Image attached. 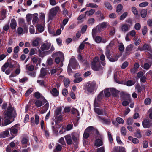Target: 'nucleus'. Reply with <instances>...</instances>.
Instances as JSON below:
<instances>
[{"mask_svg": "<svg viewBox=\"0 0 152 152\" xmlns=\"http://www.w3.org/2000/svg\"><path fill=\"white\" fill-rule=\"evenodd\" d=\"M9 134V132L8 131L6 130L3 131L0 133V138L6 137Z\"/></svg>", "mask_w": 152, "mask_h": 152, "instance_id": "32", "label": "nucleus"}, {"mask_svg": "<svg viewBox=\"0 0 152 152\" xmlns=\"http://www.w3.org/2000/svg\"><path fill=\"white\" fill-rule=\"evenodd\" d=\"M6 10L5 9L3 10L1 12L0 14V19L4 20L6 17Z\"/></svg>", "mask_w": 152, "mask_h": 152, "instance_id": "38", "label": "nucleus"}, {"mask_svg": "<svg viewBox=\"0 0 152 152\" xmlns=\"http://www.w3.org/2000/svg\"><path fill=\"white\" fill-rule=\"evenodd\" d=\"M93 39L97 43H99L101 41L102 38L100 36H97L96 37L95 36L94 38Z\"/></svg>", "mask_w": 152, "mask_h": 152, "instance_id": "53", "label": "nucleus"}, {"mask_svg": "<svg viewBox=\"0 0 152 152\" xmlns=\"http://www.w3.org/2000/svg\"><path fill=\"white\" fill-rule=\"evenodd\" d=\"M69 12L67 9H63L62 10V14L64 16H66L67 15L69 18H70L72 16V14L68 13Z\"/></svg>", "mask_w": 152, "mask_h": 152, "instance_id": "37", "label": "nucleus"}, {"mask_svg": "<svg viewBox=\"0 0 152 152\" xmlns=\"http://www.w3.org/2000/svg\"><path fill=\"white\" fill-rule=\"evenodd\" d=\"M134 84V82L131 80H128L126 83V85L128 86H131Z\"/></svg>", "mask_w": 152, "mask_h": 152, "instance_id": "64", "label": "nucleus"}, {"mask_svg": "<svg viewBox=\"0 0 152 152\" xmlns=\"http://www.w3.org/2000/svg\"><path fill=\"white\" fill-rule=\"evenodd\" d=\"M69 19L68 18L64 19L62 21V24L61 25V28L63 29L64 26L69 21Z\"/></svg>", "mask_w": 152, "mask_h": 152, "instance_id": "46", "label": "nucleus"}, {"mask_svg": "<svg viewBox=\"0 0 152 152\" xmlns=\"http://www.w3.org/2000/svg\"><path fill=\"white\" fill-rule=\"evenodd\" d=\"M123 8V6L121 4H119L117 7L116 12H121Z\"/></svg>", "mask_w": 152, "mask_h": 152, "instance_id": "57", "label": "nucleus"}, {"mask_svg": "<svg viewBox=\"0 0 152 152\" xmlns=\"http://www.w3.org/2000/svg\"><path fill=\"white\" fill-rule=\"evenodd\" d=\"M95 131L94 128L92 126L87 128L85 130L83 134V138L87 139L89 136V133L94 132Z\"/></svg>", "mask_w": 152, "mask_h": 152, "instance_id": "9", "label": "nucleus"}, {"mask_svg": "<svg viewBox=\"0 0 152 152\" xmlns=\"http://www.w3.org/2000/svg\"><path fill=\"white\" fill-rule=\"evenodd\" d=\"M99 59L98 57H96L94 58L91 62V68L95 71L102 70L103 67L101 66V64L98 62Z\"/></svg>", "mask_w": 152, "mask_h": 152, "instance_id": "4", "label": "nucleus"}, {"mask_svg": "<svg viewBox=\"0 0 152 152\" xmlns=\"http://www.w3.org/2000/svg\"><path fill=\"white\" fill-rule=\"evenodd\" d=\"M47 72L46 69L44 68H42L41 69V73L40 75V77H43L46 75Z\"/></svg>", "mask_w": 152, "mask_h": 152, "instance_id": "39", "label": "nucleus"}, {"mask_svg": "<svg viewBox=\"0 0 152 152\" xmlns=\"http://www.w3.org/2000/svg\"><path fill=\"white\" fill-rule=\"evenodd\" d=\"M95 12V10L94 9H92L89 11H87L85 12L86 15L88 16H90L92 15Z\"/></svg>", "mask_w": 152, "mask_h": 152, "instance_id": "40", "label": "nucleus"}, {"mask_svg": "<svg viewBox=\"0 0 152 152\" xmlns=\"http://www.w3.org/2000/svg\"><path fill=\"white\" fill-rule=\"evenodd\" d=\"M148 4L149 3L148 2H144L140 4L139 6L140 7H143L147 6Z\"/></svg>", "mask_w": 152, "mask_h": 152, "instance_id": "62", "label": "nucleus"}, {"mask_svg": "<svg viewBox=\"0 0 152 152\" xmlns=\"http://www.w3.org/2000/svg\"><path fill=\"white\" fill-rule=\"evenodd\" d=\"M59 10L58 6H56L52 8L50 10L49 14V18L50 20H52L54 17L55 16Z\"/></svg>", "mask_w": 152, "mask_h": 152, "instance_id": "8", "label": "nucleus"}, {"mask_svg": "<svg viewBox=\"0 0 152 152\" xmlns=\"http://www.w3.org/2000/svg\"><path fill=\"white\" fill-rule=\"evenodd\" d=\"M100 59L103 61H102L101 62H100L101 64L103 66H104L105 65V57L104 55L103 54H102L100 56Z\"/></svg>", "mask_w": 152, "mask_h": 152, "instance_id": "43", "label": "nucleus"}, {"mask_svg": "<svg viewBox=\"0 0 152 152\" xmlns=\"http://www.w3.org/2000/svg\"><path fill=\"white\" fill-rule=\"evenodd\" d=\"M17 31L18 35H20L23 33H27L28 29L27 28H25L23 30L22 28L21 27H19L17 28Z\"/></svg>", "mask_w": 152, "mask_h": 152, "instance_id": "27", "label": "nucleus"}, {"mask_svg": "<svg viewBox=\"0 0 152 152\" xmlns=\"http://www.w3.org/2000/svg\"><path fill=\"white\" fill-rule=\"evenodd\" d=\"M142 125L144 128H149L152 126V123L148 119H145L142 122Z\"/></svg>", "mask_w": 152, "mask_h": 152, "instance_id": "17", "label": "nucleus"}, {"mask_svg": "<svg viewBox=\"0 0 152 152\" xmlns=\"http://www.w3.org/2000/svg\"><path fill=\"white\" fill-rule=\"evenodd\" d=\"M110 90H111L112 95L113 96H116L119 92V91L113 88H110Z\"/></svg>", "mask_w": 152, "mask_h": 152, "instance_id": "30", "label": "nucleus"}, {"mask_svg": "<svg viewBox=\"0 0 152 152\" xmlns=\"http://www.w3.org/2000/svg\"><path fill=\"white\" fill-rule=\"evenodd\" d=\"M80 51H79V53L78 54L77 59L80 62H83L84 60L83 59L82 56L81 55Z\"/></svg>", "mask_w": 152, "mask_h": 152, "instance_id": "60", "label": "nucleus"}, {"mask_svg": "<svg viewBox=\"0 0 152 152\" xmlns=\"http://www.w3.org/2000/svg\"><path fill=\"white\" fill-rule=\"evenodd\" d=\"M98 32H99L98 31L97 26H96V28H93L92 30V35L93 38H94V37L95 36L96 33Z\"/></svg>", "mask_w": 152, "mask_h": 152, "instance_id": "44", "label": "nucleus"}, {"mask_svg": "<svg viewBox=\"0 0 152 152\" xmlns=\"http://www.w3.org/2000/svg\"><path fill=\"white\" fill-rule=\"evenodd\" d=\"M60 67H58L56 68H53L50 71L52 76H54L57 72V74L59 75L62 71V69Z\"/></svg>", "mask_w": 152, "mask_h": 152, "instance_id": "14", "label": "nucleus"}, {"mask_svg": "<svg viewBox=\"0 0 152 152\" xmlns=\"http://www.w3.org/2000/svg\"><path fill=\"white\" fill-rule=\"evenodd\" d=\"M121 132L122 135L125 136L126 134V128L124 127H122L121 129Z\"/></svg>", "mask_w": 152, "mask_h": 152, "instance_id": "52", "label": "nucleus"}, {"mask_svg": "<svg viewBox=\"0 0 152 152\" xmlns=\"http://www.w3.org/2000/svg\"><path fill=\"white\" fill-rule=\"evenodd\" d=\"M98 119L103 124L109 125L111 123V121L109 118H106L102 116H97Z\"/></svg>", "mask_w": 152, "mask_h": 152, "instance_id": "12", "label": "nucleus"}, {"mask_svg": "<svg viewBox=\"0 0 152 152\" xmlns=\"http://www.w3.org/2000/svg\"><path fill=\"white\" fill-rule=\"evenodd\" d=\"M51 46V44L47 42L42 44L41 47V49L42 51L47 50H48Z\"/></svg>", "mask_w": 152, "mask_h": 152, "instance_id": "19", "label": "nucleus"}, {"mask_svg": "<svg viewBox=\"0 0 152 152\" xmlns=\"http://www.w3.org/2000/svg\"><path fill=\"white\" fill-rule=\"evenodd\" d=\"M68 65L69 66H71L75 69H78L80 67L75 58L73 57H72L70 59Z\"/></svg>", "mask_w": 152, "mask_h": 152, "instance_id": "7", "label": "nucleus"}, {"mask_svg": "<svg viewBox=\"0 0 152 152\" xmlns=\"http://www.w3.org/2000/svg\"><path fill=\"white\" fill-rule=\"evenodd\" d=\"M53 63V60L51 58H48L47 61V63L48 65L50 66L52 65Z\"/></svg>", "mask_w": 152, "mask_h": 152, "instance_id": "61", "label": "nucleus"}, {"mask_svg": "<svg viewBox=\"0 0 152 152\" xmlns=\"http://www.w3.org/2000/svg\"><path fill=\"white\" fill-rule=\"evenodd\" d=\"M95 145L97 147H99L103 145L102 140L99 139H97L95 141Z\"/></svg>", "mask_w": 152, "mask_h": 152, "instance_id": "33", "label": "nucleus"}, {"mask_svg": "<svg viewBox=\"0 0 152 152\" xmlns=\"http://www.w3.org/2000/svg\"><path fill=\"white\" fill-rule=\"evenodd\" d=\"M38 15V14H35L33 16V19L32 20L33 23L34 24L37 23L39 21Z\"/></svg>", "mask_w": 152, "mask_h": 152, "instance_id": "35", "label": "nucleus"}, {"mask_svg": "<svg viewBox=\"0 0 152 152\" xmlns=\"http://www.w3.org/2000/svg\"><path fill=\"white\" fill-rule=\"evenodd\" d=\"M60 125L55 122V126H52V128L54 133L57 135L58 134V129L60 128Z\"/></svg>", "mask_w": 152, "mask_h": 152, "instance_id": "22", "label": "nucleus"}, {"mask_svg": "<svg viewBox=\"0 0 152 152\" xmlns=\"http://www.w3.org/2000/svg\"><path fill=\"white\" fill-rule=\"evenodd\" d=\"M115 43V41L114 40H113L106 47L107 48H110L111 47L113 46Z\"/></svg>", "mask_w": 152, "mask_h": 152, "instance_id": "59", "label": "nucleus"}, {"mask_svg": "<svg viewBox=\"0 0 152 152\" xmlns=\"http://www.w3.org/2000/svg\"><path fill=\"white\" fill-rule=\"evenodd\" d=\"M47 101L45 99L42 100H36L35 102V105L37 107H39L43 105L44 103H46Z\"/></svg>", "mask_w": 152, "mask_h": 152, "instance_id": "16", "label": "nucleus"}, {"mask_svg": "<svg viewBox=\"0 0 152 152\" xmlns=\"http://www.w3.org/2000/svg\"><path fill=\"white\" fill-rule=\"evenodd\" d=\"M17 26V23L15 20L12 18L11 20L10 24V26L12 29H14L16 28Z\"/></svg>", "mask_w": 152, "mask_h": 152, "instance_id": "24", "label": "nucleus"}, {"mask_svg": "<svg viewBox=\"0 0 152 152\" xmlns=\"http://www.w3.org/2000/svg\"><path fill=\"white\" fill-rule=\"evenodd\" d=\"M86 7L91 8H97L98 7L97 5L93 3H90L86 4Z\"/></svg>", "mask_w": 152, "mask_h": 152, "instance_id": "34", "label": "nucleus"}, {"mask_svg": "<svg viewBox=\"0 0 152 152\" xmlns=\"http://www.w3.org/2000/svg\"><path fill=\"white\" fill-rule=\"evenodd\" d=\"M19 126L18 124H16L10 129V133L12 136V138L14 137L17 135L18 130L17 128Z\"/></svg>", "mask_w": 152, "mask_h": 152, "instance_id": "11", "label": "nucleus"}, {"mask_svg": "<svg viewBox=\"0 0 152 152\" xmlns=\"http://www.w3.org/2000/svg\"><path fill=\"white\" fill-rule=\"evenodd\" d=\"M64 137L67 144L70 145L72 144V139L71 136L70 135H67L65 136Z\"/></svg>", "mask_w": 152, "mask_h": 152, "instance_id": "25", "label": "nucleus"}, {"mask_svg": "<svg viewBox=\"0 0 152 152\" xmlns=\"http://www.w3.org/2000/svg\"><path fill=\"white\" fill-rule=\"evenodd\" d=\"M128 13L127 12H124L120 17V20H122L124 19L127 16Z\"/></svg>", "mask_w": 152, "mask_h": 152, "instance_id": "56", "label": "nucleus"}, {"mask_svg": "<svg viewBox=\"0 0 152 152\" xmlns=\"http://www.w3.org/2000/svg\"><path fill=\"white\" fill-rule=\"evenodd\" d=\"M120 96L121 98L125 100L122 102V104L124 106L128 105L129 103L131 102L130 95L127 93L124 92H121L120 93Z\"/></svg>", "mask_w": 152, "mask_h": 152, "instance_id": "3", "label": "nucleus"}, {"mask_svg": "<svg viewBox=\"0 0 152 152\" xmlns=\"http://www.w3.org/2000/svg\"><path fill=\"white\" fill-rule=\"evenodd\" d=\"M53 58L56 57L55 59V62L57 64H59L60 62V67H62L63 65V61L64 58L63 54L61 52H58L53 53L52 55Z\"/></svg>", "mask_w": 152, "mask_h": 152, "instance_id": "2", "label": "nucleus"}, {"mask_svg": "<svg viewBox=\"0 0 152 152\" xmlns=\"http://www.w3.org/2000/svg\"><path fill=\"white\" fill-rule=\"evenodd\" d=\"M134 45L130 44L128 45L125 50V52L124 54L125 56L129 55L132 53V51L133 50Z\"/></svg>", "mask_w": 152, "mask_h": 152, "instance_id": "15", "label": "nucleus"}, {"mask_svg": "<svg viewBox=\"0 0 152 152\" xmlns=\"http://www.w3.org/2000/svg\"><path fill=\"white\" fill-rule=\"evenodd\" d=\"M21 142L22 145H23L24 147H26V145H28L29 144L28 138L26 137L23 138L22 139Z\"/></svg>", "mask_w": 152, "mask_h": 152, "instance_id": "26", "label": "nucleus"}, {"mask_svg": "<svg viewBox=\"0 0 152 152\" xmlns=\"http://www.w3.org/2000/svg\"><path fill=\"white\" fill-rule=\"evenodd\" d=\"M105 7L107 9L110 10H111L112 9V7L110 4L108 2H105L104 3Z\"/></svg>", "mask_w": 152, "mask_h": 152, "instance_id": "55", "label": "nucleus"}, {"mask_svg": "<svg viewBox=\"0 0 152 152\" xmlns=\"http://www.w3.org/2000/svg\"><path fill=\"white\" fill-rule=\"evenodd\" d=\"M50 92L52 95L54 97H56L58 95L59 92L56 88H53L50 90Z\"/></svg>", "mask_w": 152, "mask_h": 152, "instance_id": "28", "label": "nucleus"}, {"mask_svg": "<svg viewBox=\"0 0 152 152\" xmlns=\"http://www.w3.org/2000/svg\"><path fill=\"white\" fill-rule=\"evenodd\" d=\"M151 102V99L149 98H146L144 101V103L145 105H150Z\"/></svg>", "mask_w": 152, "mask_h": 152, "instance_id": "51", "label": "nucleus"}, {"mask_svg": "<svg viewBox=\"0 0 152 152\" xmlns=\"http://www.w3.org/2000/svg\"><path fill=\"white\" fill-rule=\"evenodd\" d=\"M16 115V111L14 108L11 105L9 104L7 110L4 113V118L5 119L4 123H2L3 119L0 116V126H4L11 123L14 121Z\"/></svg>", "mask_w": 152, "mask_h": 152, "instance_id": "1", "label": "nucleus"}, {"mask_svg": "<svg viewBox=\"0 0 152 152\" xmlns=\"http://www.w3.org/2000/svg\"><path fill=\"white\" fill-rule=\"evenodd\" d=\"M104 96L103 91H102L98 95L96 98L94 102V107H99V104L101 100Z\"/></svg>", "mask_w": 152, "mask_h": 152, "instance_id": "10", "label": "nucleus"}, {"mask_svg": "<svg viewBox=\"0 0 152 152\" xmlns=\"http://www.w3.org/2000/svg\"><path fill=\"white\" fill-rule=\"evenodd\" d=\"M125 22L126 23L122 24L121 26V30L124 32H126L129 31L133 24L132 20L130 19L126 20Z\"/></svg>", "mask_w": 152, "mask_h": 152, "instance_id": "6", "label": "nucleus"}, {"mask_svg": "<svg viewBox=\"0 0 152 152\" xmlns=\"http://www.w3.org/2000/svg\"><path fill=\"white\" fill-rule=\"evenodd\" d=\"M111 92V90H110V88H107L104 90V95L105 97H108L110 96Z\"/></svg>", "mask_w": 152, "mask_h": 152, "instance_id": "31", "label": "nucleus"}, {"mask_svg": "<svg viewBox=\"0 0 152 152\" xmlns=\"http://www.w3.org/2000/svg\"><path fill=\"white\" fill-rule=\"evenodd\" d=\"M37 30L40 32H42L44 31V28L42 25L38 24L37 26Z\"/></svg>", "mask_w": 152, "mask_h": 152, "instance_id": "41", "label": "nucleus"}, {"mask_svg": "<svg viewBox=\"0 0 152 152\" xmlns=\"http://www.w3.org/2000/svg\"><path fill=\"white\" fill-rule=\"evenodd\" d=\"M62 148V146L60 145H57L55 149L53 150V152H58L60 151Z\"/></svg>", "mask_w": 152, "mask_h": 152, "instance_id": "50", "label": "nucleus"}, {"mask_svg": "<svg viewBox=\"0 0 152 152\" xmlns=\"http://www.w3.org/2000/svg\"><path fill=\"white\" fill-rule=\"evenodd\" d=\"M61 109L60 108H57L56 110L55 111V115L56 116V117H57L58 115H59L61 114Z\"/></svg>", "mask_w": 152, "mask_h": 152, "instance_id": "58", "label": "nucleus"}, {"mask_svg": "<svg viewBox=\"0 0 152 152\" xmlns=\"http://www.w3.org/2000/svg\"><path fill=\"white\" fill-rule=\"evenodd\" d=\"M39 118V115L37 114H35V118L33 117L31 118L30 121L31 125L32 126H34L35 124L36 125L38 124Z\"/></svg>", "mask_w": 152, "mask_h": 152, "instance_id": "13", "label": "nucleus"}, {"mask_svg": "<svg viewBox=\"0 0 152 152\" xmlns=\"http://www.w3.org/2000/svg\"><path fill=\"white\" fill-rule=\"evenodd\" d=\"M39 50H38V56L41 57L42 58L47 55L48 53V52H45Z\"/></svg>", "mask_w": 152, "mask_h": 152, "instance_id": "36", "label": "nucleus"}, {"mask_svg": "<svg viewBox=\"0 0 152 152\" xmlns=\"http://www.w3.org/2000/svg\"><path fill=\"white\" fill-rule=\"evenodd\" d=\"M39 38H36L35 40H34L32 42V45L34 46H37L39 44Z\"/></svg>", "mask_w": 152, "mask_h": 152, "instance_id": "48", "label": "nucleus"}, {"mask_svg": "<svg viewBox=\"0 0 152 152\" xmlns=\"http://www.w3.org/2000/svg\"><path fill=\"white\" fill-rule=\"evenodd\" d=\"M95 111L96 113L99 115H103V111L102 109L97 108L95 109Z\"/></svg>", "mask_w": 152, "mask_h": 152, "instance_id": "45", "label": "nucleus"}, {"mask_svg": "<svg viewBox=\"0 0 152 152\" xmlns=\"http://www.w3.org/2000/svg\"><path fill=\"white\" fill-rule=\"evenodd\" d=\"M62 77L64 78L63 82L65 87L66 88L68 87L70 83V81L69 79L67 78H65L63 76Z\"/></svg>", "mask_w": 152, "mask_h": 152, "instance_id": "29", "label": "nucleus"}, {"mask_svg": "<svg viewBox=\"0 0 152 152\" xmlns=\"http://www.w3.org/2000/svg\"><path fill=\"white\" fill-rule=\"evenodd\" d=\"M147 14V10L146 9H144L141 10V15L142 18H145Z\"/></svg>", "mask_w": 152, "mask_h": 152, "instance_id": "47", "label": "nucleus"}, {"mask_svg": "<svg viewBox=\"0 0 152 152\" xmlns=\"http://www.w3.org/2000/svg\"><path fill=\"white\" fill-rule=\"evenodd\" d=\"M140 50L141 51L147 50L150 53H152V50L151 47L148 45L146 44H144L142 47L140 49Z\"/></svg>", "mask_w": 152, "mask_h": 152, "instance_id": "21", "label": "nucleus"}, {"mask_svg": "<svg viewBox=\"0 0 152 152\" xmlns=\"http://www.w3.org/2000/svg\"><path fill=\"white\" fill-rule=\"evenodd\" d=\"M71 136L75 143H77L79 137L78 134L76 132H73Z\"/></svg>", "mask_w": 152, "mask_h": 152, "instance_id": "23", "label": "nucleus"}, {"mask_svg": "<svg viewBox=\"0 0 152 152\" xmlns=\"http://www.w3.org/2000/svg\"><path fill=\"white\" fill-rule=\"evenodd\" d=\"M97 88L96 83L95 82L87 83L85 88V90L87 92V93H94Z\"/></svg>", "mask_w": 152, "mask_h": 152, "instance_id": "5", "label": "nucleus"}, {"mask_svg": "<svg viewBox=\"0 0 152 152\" xmlns=\"http://www.w3.org/2000/svg\"><path fill=\"white\" fill-rule=\"evenodd\" d=\"M107 25V23L106 22H104L101 23L99 24L97 26L98 31L99 32L101 31L104 28H106Z\"/></svg>", "mask_w": 152, "mask_h": 152, "instance_id": "20", "label": "nucleus"}, {"mask_svg": "<svg viewBox=\"0 0 152 152\" xmlns=\"http://www.w3.org/2000/svg\"><path fill=\"white\" fill-rule=\"evenodd\" d=\"M119 57L117 55H115L113 57H110L109 59H108L109 61L112 62H114L116 61L118 58H119Z\"/></svg>", "mask_w": 152, "mask_h": 152, "instance_id": "42", "label": "nucleus"}, {"mask_svg": "<svg viewBox=\"0 0 152 152\" xmlns=\"http://www.w3.org/2000/svg\"><path fill=\"white\" fill-rule=\"evenodd\" d=\"M19 24L21 26H24L25 25L24 20L23 18H20L18 20Z\"/></svg>", "mask_w": 152, "mask_h": 152, "instance_id": "54", "label": "nucleus"}, {"mask_svg": "<svg viewBox=\"0 0 152 152\" xmlns=\"http://www.w3.org/2000/svg\"><path fill=\"white\" fill-rule=\"evenodd\" d=\"M71 112L72 114H75L77 116L79 115L78 111L75 108H72L71 110Z\"/></svg>", "mask_w": 152, "mask_h": 152, "instance_id": "63", "label": "nucleus"}, {"mask_svg": "<svg viewBox=\"0 0 152 152\" xmlns=\"http://www.w3.org/2000/svg\"><path fill=\"white\" fill-rule=\"evenodd\" d=\"M105 55L107 58L108 59H109L110 56L111 54L110 53V48H106V51L105 53Z\"/></svg>", "mask_w": 152, "mask_h": 152, "instance_id": "49", "label": "nucleus"}, {"mask_svg": "<svg viewBox=\"0 0 152 152\" xmlns=\"http://www.w3.org/2000/svg\"><path fill=\"white\" fill-rule=\"evenodd\" d=\"M41 61V58L37 57H33L31 59V61L32 62L34 65H36V66L40 65Z\"/></svg>", "mask_w": 152, "mask_h": 152, "instance_id": "18", "label": "nucleus"}]
</instances>
